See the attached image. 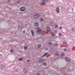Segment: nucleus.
Instances as JSON below:
<instances>
[{
    "label": "nucleus",
    "instance_id": "f257e3e1",
    "mask_svg": "<svg viewBox=\"0 0 75 75\" xmlns=\"http://www.w3.org/2000/svg\"><path fill=\"white\" fill-rule=\"evenodd\" d=\"M40 16V15L39 14H36L34 15V17L35 18H39Z\"/></svg>",
    "mask_w": 75,
    "mask_h": 75
},
{
    "label": "nucleus",
    "instance_id": "f03ea898",
    "mask_svg": "<svg viewBox=\"0 0 75 75\" xmlns=\"http://www.w3.org/2000/svg\"><path fill=\"white\" fill-rule=\"evenodd\" d=\"M23 72L24 73H25L27 74V73H28V71L26 69L24 68L23 69Z\"/></svg>",
    "mask_w": 75,
    "mask_h": 75
},
{
    "label": "nucleus",
    "instance_id": "7ed1b4c3",
    "mask_svg": "<svg viewBox=\"0 0 75 75\" xmlns=\"http://www.w3.org/2000/svg\"><path fill=\"white\" fill-rule=\"evenodd\" d=\"M20 10L22 11H24L25 10V8L24 7H22L21 8Z\"/></svg>",
    "mask_w": 75,
    "mask_h": 75
},
{
    "label": "nucleus",
    "instance_id": "20e7f679",
    "mask_svg": "<svg viewBox=\"0 0 75 75\" xmlns=\"http://www.w3.org/2000/svg\"><path fill=\"white\" fill-rule=\"evenodd\" d=\"M37 33H39V34H41L42 33V30L40 29H38L37 31Z\"/></svg>",
    "mask_w": 75,
    "mask_h": 75
},
{
    "label": "nucleus",
    "instance_id": "39448f33",
    "mask_svg": "<svg viewBox=\"0 0 75 75\" xmlns=\"http://www.w3.org/2000/svg\"><path fill=\"white\" fill-rule=\"evenodd\" d=\"M44 61V59H41L38 61V63H41V62H42L43 61Z\"/></svg>",
    "mask_w": 75,
    "mask_h": 75
},
{
    "label": "nucleus",
    "instance_id": "423d86ee",
    "mask_svg": "<svg viewBox=\"0 0 75 75\" xmlns=\"http://www.w3.org/2000/svg\"><path fill=\"white\" fill-rule=\"evenodd\" d=\"M6 66L4 65H2L1 66V68L2 69H5Z\"/></svg>",
    "mask_w": 75,
    "mask_h": 75
},
{
    "label": "nucleus",
    "instance_id": "0eeeda50",
    "mask_svg": "<svg viewBox=\"0 0 75 75\" xmlns=\"http://www.w3.org/2000/svg\"><path fill=\"white\" fill-rule=\"evenodd\" d=\"M65 59L67 62H70L71 61V59L68 57H65Z\"/></svg>",
    "mask_w": 75,
    "mask_h": 75
},
{
    "label": "nucleus",
    "instance_id": "6e6552de",
    "mask_svg": "<svg viewBox=\"0 0 75 75\" xmlns=\"http://www.w3.org/2000/svg\"><path fill=\"white\" fill-rule=\"evenodd\" d=\"M56 11H57V13H59V7L56 8Z\"/></svg>",
    "mask_w": 75,
    "mask_h": 75
},
{
    "label": "nucleus",
    "instance_id": "1a4fd4ad",
    "mask_svg": "<svg viewBox=\"0 0 75 75\" xmlns=\"http://www.w3.org/2000/svg\"><path fill=\"white\" fill-rule=\"evenodd\" d=\"M63 45H67V43L66 42H63Z\"/></svg>",
    "mask_w": 75,
    "mask_h": 75
},
{
    "label": "nucleus",
    "instance_id": "9d476101",
    "mask_svg": "<svg viewBox=\"0 0 75 75\" xmlns=\"http://www.w3.org/2000/svg\"><path fill=\"white\" fill-rule=\"evenodd\" d=\"M34 25H35V26H38V23L37 22H36L34 23Z\"/></svg>",
    "mask_w": 75,
    "mask_h": 75
},
{
    "label": "nucleus",
    "instance_id": "9b49d317",
    "mask_svg": "<svg viewBox=\"0 0 75 75\" xmlns=\"http://www.w3.org/2000/svg\"><path fill=\"white\" fill-rule=\"evenodd\" d=\"M31 33H32V36H33V35H34V31H33V30H31Z\"/></svg>",
    "mask_w": 75,
    "mask_h": 75
},
{
    "label": "nucleus",
    "instance_id": "f8f14e48",
    "mask_svg": "<svg viewBox=\"0 0 75 75\" xmlns=\"http://www.w3.org/2000/svg\"><path fill=\"white\" fill-rule=\"evenodd\" d=\"M42 65L44 66H46L47 64L46 63H43Z\"/></svg>",
    "mask_w": 75,
    "mask_h": 75
},
{
    "label": "nucleus",
    "instance_id": "ddd939ff",
    "mask_svg": "<svg viewBox=\"0 0 75 75\" xmlns=\"http://www.w3.org/2000/svg\"><path fill=\"white\" fill-rule=\"evenodd\" d=\"M46 29L48 30H50V28L49 27H47L46 28Z\"/></svg>",
    "mask_w": 75,
    "mask_h": 75
},
{
    "label": "nucleus",
    "instance_id": "4468645a",
    "mask_svg": "<svg viewBox=\"0 0 75 75\" xmlns=\"http://www.w3.org/2000/svg\"><path fill=\"white\" fill-rule=\"evenodd\" d=\"M64 55H65V54H64V53H61V56L62 57H63V56H64Z\"/></svg>",
    "mask_w": 75,
    "mask_h": 75
},
{
    "label": "nucleus",
    "instance_id": "2eb2a0df",
    "mask_svg": "<svg viewBox=\"0 0 75 75\" xmlns=\"http://www.w3.org/2000/svg\"><path fill=\"white\" fill-rule=\"evenodd\" d=\"M74 30H75L74 29V28H71V31H72V32H74Z\"/></svg>",
    "mask_w": 75,
    "mask_h": 75
},
{
    "label": "nucleus",
    "instance_id": "dca6fc26",
    "mask_svg": "<svg viewBox=\"0 0 75 75\" xmlns=\"http://www.w3.org/2000/svg\"><path fill=\"white\" fill-rule=\"evenodd\" d=\"M40 21H42V22H43V21H44V19H43L42 18H41L40 20Z\"/></svg>",
    "mask_w": 75,
    "mask_h": 75
},
{
    "label": "nucleus",
    "instance_id": "f3484780",
    "mask_svg": "<svg viewBox=\"0 0 75 75\" xmlns=\"http://www.w3.org/2000/svg\"><path fill=\"white\" fill-rule=\"evenodd\" d=\"M58 35H59V36H61V35H62V33H58Z\"/></svg>",
    "mask_w": 75,
    "mask_h": 75
},
{
    "label": "nucleus",
    "instance_id": "a211bd4d",
    "mask_svg": "<svg viewBox=\"0 0 75 75\" xmlns=\"http://www.w3.org/2000/svg\"><path fill=\"white\" fill-rule=\"evenodd\" d=\"M41 5H45V2H42L41 4Z\"/></svg>",
    "mask_w": 75,
    "mask_h": 75
},
{
    "label": "nucleus",
    "instance_id": "6ab92c4d",
    "mask_svg": "<svg viewBox=\"0 0 75 75\" xmlns=\"http://www.w3.org/2000/svg\"><path fill=\"white\" fill-rule=\"evenodd\" d=\"M37 47L38 48H40L41 47V45H38Z\"/></svg>",
    "mask_w": 75,
    "mask_h": 75
},
{
    "label": "nucleus",
    "instance_id": "aec40b11",
    "mask_svg": "<svg viewBox=\"0 0 75 75\" xmlns=\"http://www.w3.org/2000/svg\"><path fill=\"white\" fill-rule=\"evenodd\" d=\"M54 27L55 28H58V25H54Z\"/></svg>",
    "mask_w": 75,
    "mask_h": 75
},
{
    "label": "nucleus",
    "instance_id": "412c9836",
    "mask_svg": "<svg viewBox=\"0 0 75 75\" xmlns=\"http://www.w3.org/2000/svg\"><path fill=\"white\" fill-rule=\"evenodd\" d=\"M10 52H14V50H13V49H11L10 50Z\"/></svg>",
    "mask_w": 75,
    "mask_h": 75
},
{
    "label": "nucleus",
    "instance_id": "4be33fe9",
    "mask_svg": "<svg viewBox=\"0 0 75 75\" xmlns=\"http://www.w3.org/2000/svg\"><path fill=\"white\" fill-rule=\"evenodd\" d=\"M24 48L25 50H27V47L25 46L24 47Z\"/></svg>",
    "mask_w": 75,
    "mask_h": 75
},
{
    "label": "nucleus",
    "instance_id": "5701e85b",
    "mask_svg": "<svg viewBox=\"0 0 75 75\" xmlns=\"http://www.w3.org/2000/svg\"><path fill=\"white\" fill-rule=\"evenodd\" d=\"M47 54H48L47 53H46V54H45L44 55V56H43V57H45V56H46V55H47Z\"/></svg>",
    "mask_w": 75,
    "mask_h": 75
},
{
    "label": "nucleus",
    "instance_id": "b1692460",
    "mask_svg": "<svg viewBox=\"0 0 75 75\" xmlns=\"http://www.w3.org/2000/svg\"><path fill=\"white\" fill-rule=\"evenodd\" d=\"M30 59H28L26 61V62H30Z\"/></svg>",
    "mask_w": 75,
    "mask_h": 75
},
{
    "label": "nucleus",
    "instance_id": "393cba45",
    "mask_svg": "<svg viewBox=\"0 0 75 75\" xmlns=\"http://www.w3.org/2000/svg\"><path fill=\"white\" fill-rule=\"evenodd\" d=\"M19 61H22L23 60V58H20L19 59Z\"/></svg>",
    "mask_w": 75,
    "mask_h": 75
},
{
    "label": "nucleus",
    "instance_id": "a878e982",
    "mask_svg": "<svg viewBox=\"0 0 75 75\" xmlns=\"http://www.w3.org/2000/svg\"><path fill=\"white\" fill-rule=\"evenodd\" d=\"M36 75H41V74L40 73H38L36 74Z\"/></svg>",
    "mask_w": 75,
    "mask_h": 75
},
{
    "label": "nucleus",
    "instance_id": "bb28decb",
    "mask_svg": "<svg viewBox=\"0 0 75 75\" xmlns=\"http://www.w3.org/2000/svg\"><path fill=\"white\" fill-rule=\"evenodd\" d=\"M15 71V72H17L18 71V70H17V69H15V71Z\"/></svg>",
    "mask_w": 75,
    "mask_h": 75
},
{
    "label": "nucleus",
    "instance_id": "cd10ccee",
    "mask_svg": "<svg viewBox=\"0 0 75 75\" xmlns=\"http://www.w3.org/2000/svg\"><path fill=\"white\" fill-rule=\"evenodd\" d=\"M56 55H59V53H56Z\"/></svg>",
    "mask_w": 75,
    "mask_h": 75
},
{
    "label": "nucleus",
    "instance_id": "c85d7f7f",
    "mask_svg": "<svg viewBox=\"0 0 75 75\" xmlns=\"http://www.w3.org/2000/svg\"><path fill=\"white\" fill-rule=\"evenodd\" d=\"M62 27H60L59 28V29H60V30H61V29H62Z\"/></svg>",
    "mask_w": 75,
    "mask_h": 75
},
{
    "label": "nucleus",
    "instance_id": "c756f323",
    "mask_svg": "<svg viewBox=\"0 0 75 75\" xmlns=\"http://www.w3.org/2000/svg\"><path fill=\"white\" fill-rule=\"evenodd\" d=\"M25 33V31L23 30V33Z\"/></svg>",
    "mask_w": 75,
    "mask_h": 75
},
{
    "label": "nucleus",
    "instance_id": "7c9ffc66",
    "mask_svg": "<svg viewBox=\"0 0 75 75\" xmlns=\"http://www.w3.org/2000/svg\"><path fill=\"white\" fill-rule=\"evenodd\" d=\"M49 0H45V2H48Z\"/></svg>",
    "mask_w": 75,
    "mask_h": 75
},
{
    "label": "nucleus",
    "instance_id": "2f4dec72",
    "mask_svg": "<svg viewBox=\"0 0 75 75\" xmlns=\"http://www.w3.org/2000/svg\"><path fill=\"white\" fill-rule=\"evenodd\" d=\"M45 0H42V2H45Z\"/></svg>",
    "mask_w": 75,
    "mask_h": 75
},
{
    "label": "nucleus",
    "instance_id": "473e14b6",
    "mask_svg": "<svg viewBox=\"0 0 75 75\" xmlns=\"http://www.w3.org/2000/svg\"><path fill=\"white\" fill-rule=\"evenodd\" d=\"M49 44H50V45H52V43L51 42H49Z\"/></svg>",
    "mask_w": 75,
    "mask_h": 75
},
{
    "label": "nucleus",
    "instance_id": "72a5a7b5",
    "mask_svg": "<svg viewBox=\"0 0 75 75\" xmlns=\"http://www.w3.org/2000/svg\"><path fill=\"white\" fill-rule=\"evenodd\" d=\"M55 45H56V46H57V45H58V44H56Z\"/></svg>",
    "mask_w": 75,
    "mask_h": 75
},
{
    "label": "nucleus",
    "instance_id": "f704fd0d",
    "mask_svg": "<svg viewBox=\"0 0 75 75\" xmlns=\"http://www.w3.org/2000/svg\"><path fill=\"white\" fill-rule=\"evenodd\" d=\"M10 0H8L7 1V2H10Z\"/></svg>",
    "mask_w": 75,
    "mask_h": 75
},
{
    "label": "nucleus",
    "instance_id": "c9c22d12",
    "mask_svg": "<svg viewBox=\"0 0 75 75\" xmlns=\"http://www.w3.org/2000/svg\"><path fill=\"white\" fill-rule=\"evenodd\" d=\"M55 35L54 34H52V36H54Z\"/></svg>",
    "mask_w": 75,
    "mask_h": 75
},
{
    "label": "nucleus",
    "instance_id": "e433bc0d",
    "mask_svg": "<svg viewBox=\"0 0 75 75\" xmlns=\"http://www.w3.org/2000/svg\"><path fill=\"white\" fill-rule=\"evenodd\" d=\"M45 50H48V49L45 48Z\"/></svg>",
    "mask_w": 75,
    "mask_h": 75
},
{
    "label": "nucleus",
    "instance_id": "4c0bfd02",
    "mask_svg": "<svg viewBox=\"0 0 75 75\" xmlns=\"http://www.w3.org/2000/svg\"><path fill=\"white\" fill-rule=\"evenodd\" d=\"M64 51H67V49H64Z\"/></svg>",
    "mask_w": 75,
    "mask_h": 75
},
{
    "label": "nucleus",
    "instance_id": "58836bf2",
    "mask_svg": "<svg viewBox=\"0 0 75 75\" xmlns=\"http://www.w3.org/2000/svg\"><path fill=\"white\" fill-rule=\"evenodd\" d=\"M0 56H2V54H0Z\"/></svg>",
    "mask_w": 75,
    "mask_h": 75
},
{
    "label": "nucleus",
    "instance_id": "ea45409f",
    "mask_svg": "<svg viewBox=\"0 0 75 75\" xmlns=\"http://www.w3.org/2000/svg\"><path fill=\"white\" fill-rule=\"evenodd\" d=\"M55 32H56V33H57V31H55Z\"/></svg>",
    "mask_w": 75,
    "mask_h": 75
},
{
    "label": "nucleus",
    "instance_id": "a19ab883",
    "mask_svg": "<svg viewBox=\"0 0 75 75\" xmlns=\"http://www.w3.org/2000/svg\"><path fill=\"white\" fill-rule=\"evenodd\" d=\"M18 3H20V2H18Z\"/></svg>",
    "mask_w": 75,
    "mask_h": 75
},
{
    "label": "nucleus",
    "instance_id": "79ce46f5",
    "mask_svg": "<svg viewBox=\"0 0 75 75\" xmlns=\"http://www.w3.org/2000/svg\"><path fill=\"white\" fill-rule=\"evenodd\" d=\"M72 10H73V9H72Z\"/></svg>",
    "mask_w": 75,
    "mask_h": 75
},
{
    "label": "nucleus",
    "instance_id": "37998d69",
    "mask_svg": "<svg viewBox=\"0 0 75 75\" xmlns=\"http://www.w3.org/2000/svg\"><path fill=\"white\" fill-rule=\"evenodd\" d=\"M20 26H18V27H19Z\"/></svg>",
    "mask_w": 75,
    "mask_h": 75
},
{
    "label": "nucleus",
    "instance_id": "c03bdc74",
    "mask_svg": "<svg viewBox=\"0 0 75 75\" xmlns=\"http://www.w3.org/2000/svg\"><path fill=\"white\" fill-rule=\"evenodd\" d=\"M50 33V32H49Z\"/></svg>",
    "mask_w": 75,
    "mask_h": 75
}]
</instances>
